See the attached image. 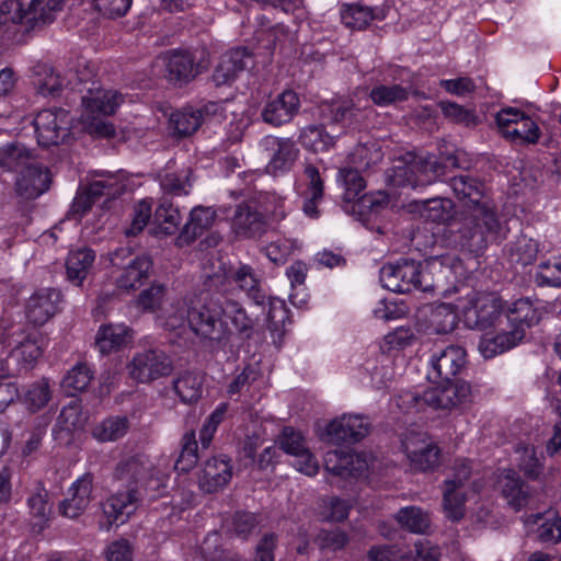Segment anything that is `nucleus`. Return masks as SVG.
I'll return each instance as SVG.
<instances>
[{"label":"nucleus","mask_w":561,"mask_h":561,"mask_svg":"<svg viewBox=\"0 0 561 561\" xmlns=\"http://www.w3.org/2000/svg\"><path fill=\"white\" fill-rule=\"evenodd\" d=\"M202 278L199 291L174 306L167 316L164 325L168 330L174 331L187 324L202 340L225 345L231 330L224 320L222 290L230 289L231 282L220 264L214 266L211 272L205 271Z\"/></svg>","instance_id":"1"},{"label":"nucleus","mask_w":561,"mask_h":561,"mask_svg":"<svg viewBox=\"0 0 561 561\" xmlns=\"http://www.w3.org/2000/svg\"><path fill=\"white\" fill-rule=\"evenodd\" d=\"M449 186L468 216L459 229L461 245L470 252L484 250L489 241L502 239L497 207L482 181L469 174L455 175Z\"/></svg>","instance_id":"2"},{"label":"nucleus","mask_w":561,"mask_h":561,"mask_svg":"<svg viewBox=\"0 0 561 561\" xmlns=\"http://www.w3.org/2000/svg\"><path fill=\"white\" fill-rule=\"evenodd\" d=\"M466 356L465 348L459 345H449L433 354L431 366L444 382L426 389L422 394L407 393V402L417 410L425 407L435 410H453L469 402L470 385L462 380H453L465 368Z\"/></svg>","instance_id":"3"},{"label":"nucleus","mask_w":561,"mask_h":561,"mask_svg":"<svg viewBox=\"0 0 561 561\" xmlns=\"http://www.w3.org/2000/svg\"><path fill=\"white\" fill-rule=\"evenodd\" d=\"M115 476L128 490L117 492L103 503V513L110 525L124 524L137 510L141 499L140 488L147 484L150 476V463L144 456L129 457L117 465Z\"/></svg>","instance_id":"4"},{"label":"nucleus","mask_w":561,"mask_h":561,"mask_svg":"<svg viewBox=\"0 0 561 561\" xmlns=\"http://www.w3.org/2000/svg\"><path fill=\"white\" fill-rule=\"evenodd\" d=\"M443 272L442 261L437 257L424 263L404 259L385 264L379 278L382 287L393 293L405 294L412 289L433 291L439 286L436 276Z\"/></svg>","instance_id":"5"},{"label":"nucleus","mask_w":561,"mask_h":561,"mask_svg":"<svg viewBox=\"0 0 561 561\" xmlns=\"http://www.w3.org/2000/svg\"><path fill=\"white\" fill-rule=\"evenodd\" d=\"M22 167L15 180L16 194L26 201L35 199L49 188L47 168L32 159L23 144L13 142L0 149V168L12 170Z\"/></svg>","instance_id":"6"},{"label":"nucleus","mask_w":561,"mask_h":561,"mask_svg":"<svg viewBox=\"0 0 561 561\" xmlns=\"http://www.w3.org/2000/svg\"><path fill=\"white\" fill-rule=\"evenodd\" d=\"M403 162L409 165L415 175L414 185L425 186L439 180L448 168L469 170L471 160L461 150H440L439 157L435 154L417 156L407 152Z\"/></svg>","instance_id":"7"},{"label":"nucleus","mask_w":561,"mask_h":561,"mask_svg":"<svg viewBox=\"0 0 561 561\" xmlns=\"http://www.w3.org/2000/svg\"><path fill=\"white\" fill-rule=\"evenodd\" d=\"M61 8V0H0L2 22L22 24L27 31L50 23Z\"/></svg>","instance_id":"8"},{"label":"nucleus","mask_w":561,"mask_h":561,"mask_svg":"<svg viewBox=\"0 0 561 561\" xmlns=\"http://www.w3.org/2000/svg\"><path fill=\"white\" fill-rule=\"evenodd\" d=\"M471 479V467L467 460H456L444 482L443 500L447 516L459 520L465 515V503L470 493H478L482 483Z\"/></svg>","instance_id":"9"},{"label":"nucleus","mask_w":561,"mask_h":561,"mask_svg":"<svg viewBox=\"0 0 561 561\" xmlns=\"http://www.w3.org/2000/svg\"><path fill=\"white\" fill-rule=\"evenodd\" d=\"M130 378L137 382L147 383L172 373L170 357L161 350L149 348L134 355L127 365Z\"/></svg>","instance_id":"10"},{"label":"nucleus","mask_w":561,"mask_h":561,"mask_svg":"<svg viewBox=\"0 0 561 561\" xmlns=\"http://www.w3.org/2000/svg\"><path fill=\"white\" fill-rule=\"evenodd\" d=\"M501 314V299L491 294H480L470 300L463 318L468 328L482 331L494 327Z\"/></svg>","instance_id":"11"},{"label":"nucleus","mask_w":561,"mask_h":561,"mask_svg":"<svg viewBox=\"0 0 561 561\" xmlns=\"http://www.w3.org/2000/svg\"><path fill=\"white\" fill-rule=\"evenodd\" d=\"M495 122L503 137L518 140H538L541 136L538 125L516 107H504L495 115Z\"/></svg>","instance_id":"12"},{"label":"nucleus","mask_w":561,"mask_h":561,"mask_svg":"<svg viewBox=\"0 0 561 561\" xmlns=\"http://www.w3.org/2000/svg\"><path fill=\"white\" fill-rule=\"evenodd\" d=\"M402 444L414 470L425 472L438 466L440 449L426 434H412Z\"/></svg>","instance_id":"13"},{"label":"nucleus","mask_w":561,"mask_h":561,"mask_svg":"<svg viewBox=\"0 0 561 561\" xmlns=\"http://www.w3.org/2000/svg\"><path fill=\"white\" fill-rule=\"evenodd\" d=\"M280 448L295 460L293 466L301 473L312 477L319 471V462L309 448L306 446L305 439L299 432L291 427H285L279 437Z\"/></svg>","instance_id":"14"},{"label":"nucleus","mask_w":561,"mask_h":561,"mask_svg":"<svg viewBox=\"0 0 561 561\" xmlns=\"http://www.w3.org/2000/svg\"><path fill=\"white\" fill-rule=\"evenodd\" d=\"M370 431L369 420L360 414H344L331 421L325 430L330 442L357 443L368 435Z\"/></svg>","instance_id":"15"},{"label":"nucleus","mask_w":561,"mask_h":561,"mask_svg":"<svg viewBox=\"0 0 561 561\" xmlns=\"http://www.w3.org/2000/svg\"><path fill=\"white\" fill-rule=\"evenodd\" d=\"M61 295L53 288L34 293L25 305V316L34 325H43L51 319L59 308Z\"/></svg>","instance_id":"16"},{"label":"nucleus","mask_w":561,"mask_h":561,"mask_svg":"<svg viewBox=\"0 0 561 561\" xmlns=\"http://www.w3.org/2000/svg\"><path fill=\"white\" fill-rule=\"evenodd\" d=\"M206 67L202 61L196 62L190 51L174 50L168 57L167 79L173 84L183 85L194 80Z\"/></svg>","instance_id":"17"},{"label":"nucleus","mask_w":561,"mask_h":561,"mask_svg":"<svg viewBox=\"0 0 561 561\" xmlns=\"http://www.w3.org/2000/svg\"><path fill=\"white\" fill-rule=\"evenodd\" d=\"M93 476L84 473L69 488L68 496L60 503V513L68 518H77L92 501Z\"/></svg>","instance_id":"18"},{"label":"nucleus","mask_w":561,"mask_h":561,"mask_svg":"<svg viewBox=\"0 0 561 561\" xmlns=\"http://www.w3.org/2000/svg\"><path fill=\"white\" fill-rule=\"evenodd\" d=\"M68 112L64 108H49L41 111L34 118L32 126L38 140H65L68 134Z\"/></svg>","instance_id":"19"},{"label":"nucleus","mask_w":561,"mask_h":561,"mask_svg":"<svg viewBox=\"0 0 561 561\" xmlns=\"http://www.w3.org/2000/svg\"><path fill=\"white\" fill-rule=\"evenodd\" d=\"M366 469L365 459L357 454L330 450L324 456V470L335 478H356Z\"/></svg>","instance_id":"20"},{"label":"nucleus","mask_w":561,"mask_h":561,"mask_svg":"<svg viewBox=\"0 0 561 561\" xmlns=\"http://www.w3.org/2000/svg\"><path fill=\"white\" fill-rule=\"evenodd\" d=\"M232 477V466L226 456L209 458L205 461L198 483L202 490L214 493L222 489Z\"/></svg>","instance_id":"21"},{"label":"nucleus","mask_w":561,"mask_h":561,"mask_svg":"<svg viewBox=\"0 0 561 561\" xmlns=\"http://www.w3.org/2000/svg\"><path fill=\"white\" fill-rule=\"evenodd\" d=\"M300 105L299 98L293 90H285L275 100L266 104L262 116L264 122L279 126L293 119Z\"/></svg>","instance_id":"22"},{"label":"nucleus","mask_w":561,"mask_h":561,"mask_svg":"<svg viewBox=\"0 0 561 561\" xmlns=\"http://www.w3.org/2000/svg\"><path fill=\"white\" fill-rule=\"evenodd\" d=\"M123 95L113 90L90 89L81 99V116L113 115L122 104Z\"/></svg>","instance_id":"23"},{"label":"nucleus","mask_w":561,"mask_h":561,"mask_svg":"<svg viewBox=\"0 0 561 561\" xmlns=\"http://www.w3.org/2000/svg\"><path fill=\"white\" fill-rule=\"evenodd\" d=\"M507 328L511 330L522 329L523 340L526 330L539 323L541 319L540 309L529 298H519L507 307Z\"/></svg>","instance_id":"24"},{"label":"nucleus","mask_w":561,"mask_h":561,"mask_svg":"<svg viewBox=\"0 0 561 561\" xmlns=\"http://www.w3.org/2000/svg\"><path fill=\"white\" fill-rule=\"evenodd\" d=\"M232 230L241 238L260 237L265 232L264 216L250 205L240 204L232 217Z\"/></svg>","instance_id":"25"},{"label":"nucleus","mask_w":561,"mask_h":561,"mask_svg":"<svg viewBox=\"0 0 561 561\" xmlns=\"http://www.w3.org/2000/svg\"><path fill=\"white\" fill-rule=\"evenodd\" d=\"M523 341L522 329H502L496 334H484L478 350L484 358H493L511 348L517 346Z\"/></svg>","instance_id":"26"},{"label":"nucleus","mask_w":561,"mask_h":561,"mask_svg":"<svg viewBox=\"0 0 561 561\" xmlns=\"http://www.w3.org/2000/svg\"><path fill=\"white\" fill-rule=\"evenodd\" d=\"M499 488L507 503L515 510L526 506L530 499L528 485L513 469H505L499 476Z\"/></svg>","instance_id":"27"},{"label":"nucleus","mask_w":561,"mask_h":561,"mask_svg":"<svg viewBox=\"0 0 561 561\" xmlns=\"http://www.w3.org/2000/svg\"><path fill=\"white\" fill-rule=\"evenodd\" d=\"M9 345H13V356L26 365H33L43 353L39 345V333L36 330L14 331Z\"/></svg>","instance_id":"28"},{"label":"nucleus","mask_w":561,"mask_h":561,"mask_svg":"<svg viewBox=\"0 0 561 561\" xmlns=\"http://www.w3.org/2000/svg\"><path fill=\"white\" fill-rule=\"evenodd\" d=\"M131 341V331L124 324L101 325L95 335V347L101 354L117 352Z\"/></svg>","instance_id":"29"},{"label":"nucleus","mask_w":561,"mask_h":561,"mask_svg":"<svg viewBox=\"0 0 561 561\" xmlns=\"http://www.w3.org/2000/svg\"><path fill=\"white\" fill-rule=\"evenodd\" d=\"M95 261V252L90 248H79L69 252L66 260L67 278L79 286L87 278Z\"/></svg>","instance_id":"30"},{"label":"nucleus","mask_w":561,"mask_h":561,"mask_svg":"<svg viewBox=\"0 0 561 561\" xmlns=\"http://www.w3.org/2000/svg\"><path fill=\"white\" fill-rule=\"evenodd\" d=\"M28 508L30 525L33 531H42L49 520L51 506L48 501V492L39 486L26 501Z\"/></svg>","instance_id":"31"},{"label":"nucleus","mask_w":561,"mask_h":561,"mask_svg":"<svg viewBox=\"0 0 561 561\" xmlns=\"http://www.w3.org/2000/svg\"><path fill=\"white\" fill-rule=\"evenodd\" d=\"M152 262L148 256L133 259L117 278V287L125 290L136 289L148 278Z\"/></svg>","instance_id":"32"},{"label":"nucleus","mask_w":561,"mask_h":561,"mask_svg":"<svg viewBox=\"0 0 561 561\" xmlns=\"http://www.w3.org/2000/svg\"><path fill=\"white\" fill-rule=\"evenodd\" d=\"M203 111L184 107L171 114L169 127L178 137H191L202 126Z\"/></svg>","instance_id":"33"},{"label":"nucleus","mask_w":561,"mask_h":561,"mask_svg":"<svg viewBox=\"0 0 561 561\" xmlns=\"http://www.w3.org/2000/svg\"><path fill=\"white\" fill-rule=\"evenodd\" d=\"M128 428L127 416L114 415L96 423L91 430V435L100 443L116 442L126 435Z\"/></svg>","instance_id":"34"},{"label":"nucleus","mask_w":561,"mask_h":561,"mask_svg":"<svg viewBox=\"0 0 561 561\" xmlns=\"http://www.w3.org/2000/svg\"><path fill=\"white\" fill-rule=\"evenodd\" d=\"M222 304L225 317L230 319L236 330L243 337H251L253 333V320L248 316L242 305L231 297L229 289L222 290Z\"/></svg>","instance_id":"35"},{"label":"nucleus","mask_w":561,"mask_h":561,"mask_svg":"<svg viewBox=\"0 0 561 561\" xmlns=\"http://www.w3.org/2000/svg\"><path fill=\"white\" fill-rule=\"evenodd\" d=\"M216 213L210 207L197 206L192 209L190 220L184 225L181 238L193 241L208 230L215 222Z\"/></svg>","instance_id":"36"},{"label":"nucleus","mask_w":561,"mask_h":561,"mask_svg":"<svg viewBox=\"0 0 561 561\" xmlns=\"http://www.w3.org/2000/svg\"><path fill=\"white\" fill-rule=\"evenodd\" d=\"M414 208L425 220L440 224L453 217L454 202L449 198L436 197L415 202Z\"/></svg>","instance_id":"37"},{"label":"nucleus","mask_w":561,"mask_h":561,"mask_svg":"<svg viewBox=\"0 0 561 561\" xmlns=\"http://www.w3.org/2000/svg\"><path fill=\"white\" fill-rule=\"evenodd\" d=\"M506 253L513 264L526 266L536 261L539 243L537 240L522 234L506 245Z\"/></svg>","instance_id":"38"},{"label":"nucleus","mask_w":561,"mask_h":561,"mask_svg":"<svg viewBox=\"0 0 561 561\" xmlns=\"http://www.w3.org/2000/svg\"><path fill=\"white\" fill-rule=\"evenodd\" d=\"M181 222V215L176 207H174L167 197H163L160 205L157 207L153 216L152 230L154 234L170 236L178 231Z\"/></svg>","instance_id":"39"},{"label":"nucleus","mask_w":561,"mask_h":561,"mask_svg":"<svg viewBox=\"0 0 561 561\" xmlns=\"http://www.w3.org/2000/svg\"><path fill=\"white\" fill-rule=\"evenodd\" d=\"M394 517L403 529L414 534H426L431 527L428 513L419 506L402 507Z\"/></svg>","instance_id":"40"},{"label":"nucleus","mask_w":561,"mask_h":561,"mask_svg":"<svg viewBox=\"0 0 561 561\" xmlns=\"http://www.w3.org/2000/svg\"><path fill=\"white\" fill-rule=\"evenodd\" d=\"M272 157L266 165V172L273 175L284 173L294 165L298 150L295 149L293 142H274Z\"/></svg>","instance_id":"41"},{"label":"nucleus","mask_w":561,"mask_h":561,"mask_svg":"<svg viewBox=\"0 0 561 561\" xmlns=\"http://www.w3.org/2000/svg\"><path fill=\"white\" fill-rule=\"evenodd\" d=\"M428 329L436 334H447L457 325V314L451 305L440 304L431 307L427 314Z\"/></svg>","instance_id":"42"},{"label":"nucleus","mask_w":561,"mask_h":561,"mask_svg":"<svg viewBox=\"0 0 561 561\" xmlns=\"http://www.w3.org/2000/svg\"><path fill=\"white\" fill-rule=\"evenodd\" d=\"M94 378V371L87 363L76 364L62 379L61 386L68 396L84 391Z\"/></svg>","instance_id":"43"},{"label":"nucleus","mask_w":561,"mask_h":561,"mask_svg":"<svg viewBox=\"0 0 561 561\" xmlns=\"http://www.w3.org/2000/svg\"><path fill=\"white\" fill-rule=\"evenodd\" d=\"M198 443L194 430L186 431L181 438V450L174 468L179 472H188L198 461Z\"/></svg>","instance_id":"44"},{"label":"nucleus","mask_w":561,"mask_h":561,"mask_svg":"<svg viewBox=\"0 0 561 561\" xmlns=\"http://www.w3.org/2000/svg\"><path fill=\"white\" fill-rule=\"evenodd\" d=\"M81 420L80 408L76 403L64 407L57 416L53 431L55 439L68 440L70 434L79 426Z\"/></svg>","instance_id":"45"},{"label":"nucleus","mask_w":561,"mask_h":561,"mask_svg":"<svg viewBox=\"0 0 561 561\" xmlns=\"http://www.w3.org/2000/svg\"><path fill=\"white\" fill-rule=\"evenodd\" d=\"M337 181L342 183L344 193L342 198L346 203L360 199V194L366 187V181L360 173L352 168H342L337 174Z\"/></svg>","instance_id":"46"},{"label":"nucleus","mask_w":561,"mask_h":561,"mask_svg":"<svg viewBox=\"0 0 561 561\" xmlns=\"http://www.w3.org/2000/svg\"><path fill=\"white\" fill-rule=\"evenodd\" d=\"M232 280L255 302L260 304L264 298L260 289L261 279L250 265L243 264L239 266L232 274Z\"/></svg>","instance_id":"47"},{"label":"nucleus","mask_w":561,"mask_h":561,"mask_svg":"<svg viewBox=\"0 0 561 561\" xmlns=\"http://www.w3.org/2000/svg\"><path fill=\"white\" fill-rule=\"evenodd\" d=\"M173 389L184 403H192L202 394V378L193 373H185L173 381Z\"/></svg>","instance_id":"48"},{"label":"nucleus","mask_w":561,"mask_h":561,"mask_svg":"<svg viewBox=\"0 0 561 561\" xmlns=\"http://www.w3.org/2000/svg\"><path fill=\"white\" fill-rule=\"evenodd\" d=\"M408 96V90L399 84L376 85L369 92V98L378 106L396 104L397 102L405 101Z\"/></svg>","instance_id":"49"},{"label":"nucleus","mask_w":561,"mask_h":561,"mask_svg":"<svg viewBox=\"0 0 561 561\" xmlns=\"http://www.w3.org/2000/svg\"><path fill=\"white\" fill-rule=\"evenodd\" d=\"M351 162L360 168H369L382 159L379 142H358L350 154Z\"/></svg>","instance_id":"50"},{"label":"nucleus","mask_w":561,"mask_h":561,"mask_svg":"<svg viewBox=\"0 0 561 561\" xmlns=\"http://www.w3.org/2000/svg\"><path fill=\"white\" fill-rule=\"evenodd\" d=\"M375 18L371 8L362 5H350L341 14L344 25L352 30L365 28Z\"/></svg>","instance_id":"51"},{"label":"nucleus","mask_w":561,"mask_h":561,"mask_svg":"<svg viewBox=\"0 0 561 561\" xmlns=\"http://www.w3.org/2000/svg\"><path fill=\"white\" fill-rule=\"evenodd\" d=\"M80 124L82 130L91 137L114 138L117 136L114 125L100 116H81Z\"/></svg>","instance_id":"52"},{"label":"nucleus","mask_w":561,"mask_h":561,"mask_svg":"<svg viewBox=\"0 0 561 561\" xmlns=\"http://www.w3.org/2000/svg\"><path fill=\"white\" fill-rule=\"evenodd\" d=\"M151 216V203L147 199L138 202L134 206L130 224L125 229L126 237L138 236L148 225Z\"/></svg>","instance_id":"53"},{"label":"nucleus","mask_w":561,"mask_h":561,"mask_svg":"<svg viewBox=\"0 0 561 561\" xmlns=\"http://www.w3.org/2000/svg\"><path fill=\"white\" fill-rule=\"evenodd\" d=\"M535 280L539 286H561V257L553 261L542 262L538 272L536 273Z\"/></svg>","instance_id":"54"},{"label":"nucleus","mask_w":561,"mask_h":561,"mask_svg":"<svg viewBox=\"0 0 561 561\" xmlns=\"http://www.w3.org/2000/svg\"><path fill=\"white\" fill-rule=\"evenodd\" d=\"M220 59L228 64V67H230L238 76L240 72L254 65L253 56L245 47L233 48L225 53Z\"/></svg>","instance_id":"55"},{"label":"nucleus","mask_w":561,"mask_h":561,"mask_svg":"<svg viewBox=\"0 0 561 561\" xmlns=\"http://www.w3.org/2000/svg\"><path fill=\"white\" fill-rule=\"evenodd\" d=\"M161 188L164 194L171 196H182L187 195L192 187V184L188 181V175L181 178L176 174H165L160 182Z\"/></svg>","instance_id":"56"},{"label":"nucleus","mask_w":561,"mask_h":561,"mask_svg":"<svg viewBox=\"0 0 561 561\" xmlns=\"http://www.w3.org/2000/svg\"><path fill=\"white\" fill-rule=\"evenodd\" d=\"M369 561H410L411 558L393 545L374 546L368 551Z\"/></svg>","instance_id":"57"},{"label":"nucleus","mask_w":561,"mask_h":561,"mask_svg":"<svg viewBox=\"0 0 561 561\" xmlns=\"http://www.w3.org/2000/svg\"><path fill=\"white\" fill-rule=\"evenodd\" d=\"M439 107L443 114L454 122L463 123L466 125L476 123V116L472 111L466 110L454 102L442 101L439 102Z\"/></svg>","instance_id":"58"},{"label":"nucleus","mask_w":561,"mask_h":561,"mask_svg":"<svg viewBox=\"0 0 561 561\" xmlns=\"http://www.w3.org/2000/svg\"><path fill=\"white\" fill-rule=\"evenodd\" d=\"M317 541L321 549L336 551L347 545L348 538L345 533L339 529L323 530L319 534Z\"/></svg>","instance_id":"59"},{"label":"nucleus","mask_w":561,"mask_h":561,"mask_svg":"<svg viewBox=\"0 0 561 561\" xmlns=\"http://www.w3.org/2000/svg\"><path fill=\"white\" fill-rule=\"evenodd\" d=\"M49 399V388L44 382L31 386L25 393V401L33 411L43 408Z\"/></svg>","instance_id":"60"},{"label":"nucleus","mask_w":561,"mask_h":561,"mask_svg":"<svg viewBox=\"0 0 561 561\" xmlns=\"http://www.w3.org/2000/svg\"><path fill=\"white\" fill-rule=\"evenodd\" d=\"M96 9L108 18L123 16L131 5V0H93Z\"/></svg>","instance_id":"61"},{"label":"nucleus","mask_w":561,"mask_h":561,"mask_svg":"<svg viewBox=\"0 0 561 561\" xmlns=\"http://www.w3.org/2000/svg\"><path fill=\"white\" fill-rule=\"evenodd\" d=\"M164 288L161 285H152L141 291L138 297V305L147 311L158 308L163 299Z\"/></svg>","instance_id":"62"},{"label":"nucleus","mask_w":561,"mask_h":561,"mask_svg":"<svg viewBox=\"0 0 561 561\" xmlns=\"http://www.w3.org/2000/svg\"><path fill=\"white\" fill-rule=\"evenodd\" d=\"M276 546L277 536L273 533L265 534L255 547L254 561H274Z\"/></svg>","instance_id":"63"},{"label":"nucleus","mask_w":561,"mask_h":561,"mask_svg":"<svg viewBox=\"0 0 561 561\" xmlns=\"http://www.w3.org/2000/svg\"><path fill=\"white\" fill-rule=\"evenodd\" d=\"M537 537L542 542L561 540V517L545 520L537 529Z\"/></svg>","instance_id":"64"}]
</instances>
